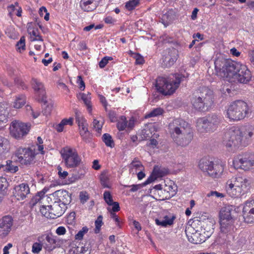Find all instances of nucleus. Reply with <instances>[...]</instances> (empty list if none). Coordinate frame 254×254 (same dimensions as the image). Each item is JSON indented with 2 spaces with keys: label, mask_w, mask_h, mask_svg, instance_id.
I'll return each mask as SVG.
<instances>
[{
  "label": "nucleus",
  "mask_w": 254,
  "mask_h": 254,
  "mask_svg": "<svg viewBox=\"0 0 254 254\" xmlns=\"http://www.w3.org/2000/svg\"><path fill=\"white\" fill-rule=\"evenodd\" d=\"M214 64L217 74L229 82L247 83L251 79V72L245 65L226 59L221 54L216 55Z\"/></svg>",
  "instance_id": "1"
},
{
  "label": "nucleus",
  "mask_w": 254,
  "mask_h": 254,
  "mask_svg": "<svg viewBox=\"0 0 254 254\" xmlns=\"http://www.w3.org/2000/svg\"><path fill=\"white\" fill-rule=\"evenodd\" d=\"M253 127L245 126L239 128L233 127L227 130L223 138V144L228 148L233 149L240 146H246L253 135Z\"/></svg>",
  "instance_id": "2"
},
{
  "label": "nucleus",
  "mask_w": 254,
  "mask_h": 254,
  "mask_svg": "<svg viewBox=\"0 0 254 254\" xmlns=\"http://www.w3.org/2000/svg\"><path fill=\"white\" fill-rule=\"evenodd\" d=\"M191 103L196 111L206 112L209 111L214 103L212 90L207 87H200L192 95Z\"/></svg>",
  "instance_id": "3"
},
{
  "label": "nucleus",
  "mask_w": 254,
  "mask_h": 254,
  "mask_svg": "<svg viewBox=\"0 0 254 254\" xmlns=\"http://www.w3.org/2000/svg\"><path fill=\"white\" fill-rule=\"evenodd\" d=\"M184 77V75L178 73L169 76H159L156 79L155 87L163 95H170L179 87Z\"/></svg>",
  "instance_id": "4"
},
{
  "label": "nucleus",
  "mask_w": 254,
  "mask_h": 254,
  "mask_svg": "<svg viewBox=\"0 0 254 254\" xmlns=\"http://www.w3.org/2000/svg\"><path fill=\"white\" fill-rule=\"evenodd\" d=\"M251 112L247 102L238 100L232 102L227 110V117L233 121H239L248 116Z\"/></svg>",
  "instance_id": "5"
},
{
  "label": "nucleus",
  "mask_w": 254,
  "mask_h": 254,
  "mask_svg": "<svg viewBox=\"0 0 254 254\" xmlns=\"http://www.w3.org/2000/svg\"><path fill=\"white\" fill-rule=\"evenodd\" d=\"M221 121L222 118L220 115L216 113H210L197 119L196 127L201 132H212L216 130Z\"/></svg>",
  "instance_id": "6"
},
{
  "label": "nucleus",
  "mask_w": 254,
  "mask_h": 254,
  "mask_svg": "<svg viewBox=\"0 0 254 254\" xmlns=\"http://www.w3.org/2000/svg\"><path fill=\"white\" fill-rule=\"evenodd\" d=\"M198 167L204 173L213 178H219L224 170L222 164H214L207 158H203L200 160Z\"/></svg>",
  "instance_id": "7"
},
{
  "label": "nucleus",
  "mask_w": 254,
  "mask_h": 254,
  "mask_svg": "<svg viewBox=\"0 0 254 254\" xmlns=\"http://www.w3.org/2000/svg\"><path fill=\"white\" fill-rule=\"evenodd\" d=\"M172 138L179 146L186 147L191 141L193 138V132L191 128L178 129L169 131Z\"/></svg>",
  "instance_id": "8"
},
{
  "label": "nucleus",
  "mask_w": 254,
  "mask_h": 254,
  "mask_svg": "<svg viewBox=\"0 0 254 254\" xmlns=\"http://www.w3.org/2000/svg\"><path fill=\"white\" fill-rule=\"evenodd\" d=\"M172 138L179 146L186 147L191 141L193 138V132L191 128L178 129L169 131Z\"/></svg>",
  "instance_id": "9"
},
{
  "label": "nucleus",
  "mask_w": 254,
  "mask_h": 254,
  "mask_svg": "<svg viewBox=\"0 0 254 254\" xmlns=\"http://www.w3.org/2000/svg\"><path fill=\"white\" fill-rule=\"evenodd\" d=\"M62 157L65 165L68 168H73L78 166L81 159L77 152L68 146L63 148L61 151Z\"/></svg>",
  "instance_id": "10"
},
{
  "label": "nucleus",
  "mask_w": 254,
  "mask_h": 254,
  "mask_svg": "<svg viewBox=\"0 0 254 254\" xmlns=\"http://www.w3.org/2000/svg\"><path fill=\"white\" fill-rule=\"evenodd\" d=\"M15 155L21 165L29 166L36 162L35 150L31 148L19 147L16 151Z\"/></svg>",
  "instance_id": "11"
},
{
  "label": "nucleus",
  "mask_w": 254,
  "mask_h": 254,
  "mask_svg": "<svg viewBox=\"0 0 254 254\" xmlns=\"http://www.w3.org/2000/svg\"><path fill=\"white\" fill-rule=\"evenodd\" d=\"M214 220L212 218H205L202 216L199 218H195L192 223V226L199 229L201 233L205 232L206 236L210 237L213 232Z\"/></svg>",
  "instance_id": "12"
},
{
  "label": "nucleus",
  "mask_w": 254,
  "mask_h": 254,
  "mask_svg": "<svg viewBox=\"0 0 254 254\" xmlns=\"http://www.w3.org/2000/svg\"><path fill=\"white\" fill-rule=\"evenodd\" d=\"M233 165L236 169H252L254 167V155L249 153L240 154L233 160Z\"/></svg>",
  "instance_id": "13"
},
{
  "label": "nucleus",
  "mask_w": 254,
  "mask_h": 254,
  "mask_svg": "<svg viewBox=\"0 0 254 254\" xmlns=\"http://www.w3.org/2000/svg\"><path fill=\"white\" fill-rule=\"evenodd\" d=\"M30 127V125L29 124L14 121L11 123L10 126V133L15 138H21L28 133Z\"/></svg>",
  "instance_id": "14"
},
{
  "label": "nucleus",
  "mask_w": 254,
  "mask_h": 254,
  "mask_svg": "<svg viewBox=\"0 0 254 254\" xmlns=\"http://www.w3.org/2000/svg\"><path fill=\"white\" fill-rule=\"evenodd\" d=\"M51 201H56L59 203H63L66 205L71 202V194L64 190H56L50 194L49 197Z\"/></svg>",
  "instance_id": "15"
},
{
  "label": "nucleus",
  "mask_w": 254,
  "mask_h": 254,
  "mask_svg": "<svg viewBox=\"0 0 254 254\" xmlns=\"http://www.w3.org/2000/svg\"><path fill=\"white\" fill-rule=\"evenodd\" d=\"M31 84L36 95L37 96L38 100L39 102L46 103V91L43 83L35 78H32Z\"/></svg>",
  "instance_id": "16"
},
{
  "label": "nucleus",
  "mask_w": 254,
  "mask_h": 254,
  "mask_svg": "<svg viewBox=\"0 0 254 254\" xmlns=\"http://www.w3.org/2000/svg\"><path fill=\"white\" fill-rule=\"evenodd\" d=\"M242 213L246 223H254V200H248L245 202Z\"/></svg>",
  "instance_id": "17"
},
{
  "label": "nucleus",
  "mask_w": 254,
  "mask_h": 254,
  "mask_svg": "<svg viewBox=\"0 0 254 254\" xmlns=\"http://www.w3.org/2000/svg\"><path fill=\"white\" fill-rule=\"evenodd\" d=\"M13 219L11 216L6 215L0 219V238L6 237L11 230Z\"/></svg>",
  "instance_id": "18"
},
{
  "label": "nucleus",
  "mask_w": 254,
  "mask_h": 254,
  "mask_svg": "<svg viewBox=\"0 0 254 254\" xmlns=\"http://www.w3.org/2000/svg\"><path fill=\"white\" fill-rule=\"evenodd\" d=\"M30 194V188L26 183H22L15 186L13 195L18 200H22Z\"/></svg>",
  "instance_id": "19"
},
{
  "label": "nucleus",
  "mask_w": 254,
  "mask_h": 254,
  "mask_svg": "<svg viewBox=\"0 0 254 254\" xmlns=\"http://www.w3.org/2000/svg\"><path fill=\"white\" fill-rule=\"evenodd\" d=\"M178 58V51L175 48L168 49L164 56L162 65L165 67L173 65Z\"/></svg>",
  "instance_id": "20"
},
{
  "label": "nucleus",
  "mask_w": 254,
  "mask_h": 254,
  "mask_svg": "<svg viewBox=\"0 0 254 254\" xmlns=\"http://www.w3.org/2000/svg\"><path fill=\"white\" fill-rule=\"evenodd\" d=\"M38 241L43 243L44 248L51 251L57 247V241L52 235L44 234L38 237Z\"/></svg>",
  "instance_id": "21"
},
{
  "label": "nucleus",
  "mask_w": 254,
  "mask_h": 254,
  "mask_svg": "<svg viewBox=\"0 0 254 254\" xmlns=\"http://www.w3.org/2000/svg\"><path fill=\"white\" fill-rule=\"evenodd\" d=\"M51 202L52 204L48 205V208L51 210L50 218L55 219L62 216L66 210V205L56 201Z\"/></svg>",
  "instance_id": "22"
},
{
  "label": "nucleus",
  "mask_w": 254,
  "mask_h": 254,
  "mask_svg": "<svg viewBox=\"0 0 254 254\" xmlns=\"http://www.w3.org/2000/svg\"><path fill=\"white\" fill-rule=\"evenodd\" d=\"M189 241L193 244H198L204 242L209 237L206 235L200 232V230L197 229L194 232H190L187 234Z\"/></svg>",
  "instance_id": "23"
},
{
  "label": "nucleus",
  "mask_w": 254,
  "mask_h": 254,
  "mask_svg": "<svg viewBox=\"0 0 254 254\" xmlns=\"http://www.w3.org/2000/svg\"><path fill=\"white\" fill-rule=\"evenodd\" d=\"M191 128L190 126L187 122L181 119L174 120L169 125V131Z\"/></svg>",
  "instance_id": "24"
},
{
  "label": "nucleus",
  "mask_w": 254,
  "mask_h": 254,
  "mask_svg": "<svg viewBox=\"0 0 254 254\" xmlns=\"http://www.w3.org/2000/svg\"><path fill=\"white\" fill-rule=\"evenodd\" d=\"M235 179H236V187L238 188L239 195L241 193V189L244 191H247L250 188L252 183V180L250 178L238 177Z\"/></svg>",
  "instance_id": "25"
},
{
  "label": "nucleus",
  "mask_w": 254,
  "mask_h": 254,
  "mask_svg": "<svg viewBox=\"0 0 254 254\" xmlns=\"http://www.w3.org/2000/svg\"><path fill=\"white\" fill-rule=\"evenodd\" d=\"M234 213H235V210L232 206L228 205L223 207L219 213L220 221H227L230 219L235 220Z\"/></svg>",
  "instance_id": "26"
},
{
  "label": "nucleus",
  "mask_w": 254,
  "mask_h": 254,
  "mask_svg": "<svg viewBox=\"0 0 254 254\" xmlns=\"http://www.w3.org/2000/svg\"><path fill=\"white\" fill-rule=\"evenodd\" d=\"M235 220H231V219L228 221H220V231L222 234H223V237H225L224 235L234 232Z\"/></svg>",
  "instance_id": "27"
},
{
  "label": "nucleus",
  "mask_w": 254,
  "mask_h": 254,
  "mask_svg": "<svg viewBox=\"0 0 254 254\" xmlns=\"http://www.w3.org/2000/svg\"><path fill=\"white\" fill-rule=\"evenodd\" d=\"M1 159L0 158V171H7L11 173H15L18 170V167L15 165V163L11 160H8L5 164L1 163Z\"/></svg>",
  "instance_id": "28"
},
{
  "label": "nucleus",
  "mask_w": 254,
  "mask_h": 254,
  "mask_svg": "<svg viewBox=\"0 0 254 254\" xmlns=\"http://www.w3.org/2000/svg\"><path fill=\"white\" fill-rule=\"evenodd\" d=\"M80 6L84 11H92L95 9L98 6L95 2L89 0H81Z\"/></svg>",
  "instance_id": "29"
},
{
  "label": "nucleus",
  "mask_w": 254,
  "mask_h": 254,
  "mask_svg": "<svg viewBox=\"0 0 254 254\" xmlns=\"http://www.w3.org/2000/svg\"><path fill=\"white\" fill-rule=\"evenodd\" d=\"M227 191L228 193L232 197H237L239 196L238 188L236 187V179L234 183H232V181H228L226 186Z\"/></svg>",
  "instance_id": "30"
},
{
  "label": "nucleus",
  "mask_w": 254,
  "mask_h": 254,
  "mask_svg": "<svg viewBox=\"0 0 254 254\" xmlns=\"http://www.w3.org/2000/svg\"><path fill=\"white\" fill-rule=\"evenodd\" d=\"M7 104L5 102L0 103V124L7 121L8 114Z\"/></svg>",
  "instance_id": "31"
},
{
  "label": "nucleus",
  "mask_w": 254,
  "mask_h": 254,
  "mask_svg": "<svg viewBox=\"0 0 254 254\" xmlns=\"http://www.w3.org/2000/svg\"><path fill=\"white\" fill-rule=\"evenodd\" d=\"M175 217L172 216V217H169L166 215L164 217V219L160 220L158 219L155 220L156 223L158 225H161L162 226L166 227L168 225H171L173 223V221Z\"/></svg>",
  "instance_id": "32"
},
{
  "label": "nucleus",
  "mask_w": 254,
  "mask_h": 254,
  "mask_svg": "<svg viewBox=\"0 0 254 254\" xmlns=\"http://www.w3.org/2000/svg\"><path fill=\"white\" fill-rule=\"evenodd\" d=\"M80 97L82 100L83 101L85 105L86 106L87 110L89 112L92 110V106L91 105V96L90 93L88 92L87 94L80 93L78 98Z\"/></svg>",
  "instance_id": "33"
},
{
  "label": "nucleus",
  "mask_w": 254,
  "mask_h": 254,
  "mask_svg": "<svg viewBox=\"0 0 254 254\" xmlns=\"http://www.w3.org/2000/svg\"><path fill=\"white\" fill-rule=\"evenodd\" d=\"M75 115L76 123L78 125L79 130L88 129L86 120L82 117L80 116L77 113H76Z\"/></svg>",
  "instance_id": "34"
},
{
  "label": "nucleus",
  "mask_w": 254,
  "mask_h": 254,
  "mask_svg": "<svg viewBox=\"0 0 254 254\" xmlns=\"http://www.w3.org/2000/svg\"><path fill=\"white\" fill-rule=\"evenodd\" d=\"M26 103L25 96L23 95H19L16 97L13 102L12 107L15 109L21 108Z\"/></svg>",
  "instance_id": "35"
},
{
  "label": "nucleus",
  "mask_w": 254,
  "mask_h": 254,
  "mask_svg": "<svg viewBox=\"0 0 254 254\" xmlns=\"http://www.w3.org/2000/svg\"><path fill=\"white\" fill-rule=\"evenodd\" d=\"M153 171L154 172V174H155L157 178L165 176L169 173V170L168 169L163 167H159L157 166H155L154 167Z\"/></svg>",
  "instance_id": "36"
},
{
  "label": "nucleus",
  "mask_w": 254,
  "mask_h": 254,
  "mask_svg": "<svg viewBox=\"0 0 254 254\" xmlns=\"http://www.w3.org/2000/svg\"><path fill=\"white\" fill-rule=\"evenodd\" d=\"M246 242L245 238L242 236L237 237L234 242L231 244V246L234 249H239Z\"/></svg>",
  "instance_id": "37"
},
{
  "label": "nucleus",
  "mask_w": 254,
  "mask_h": 254,
  "mask_svg": "<svg viewBox=\"0 0 254 254\" xmlns=\"http://www.w3.org/2000/svg\"><path fill=\"white\" fill-rule=\"evenodd\" d=\"M102 140L107 146L110 147L111 148L114 147L115 144L114 141L111 135H110L109 134H104L102 136Z\"/></svg>",
  "instance_id": "38"
},
{
  "label": "nucleus",
  "mask_w": 254,
  "mask_h": 254,
  "mask_svg": "<svg viewBox=\"0 0 254 254\" xmlns=\"http://www.w3.org/2000/svg\"><path fill=\"white\" fill-rule=\"evenodd\" d=\"M46 102V103L43 102L45 106L44 107L43 113L44 115L47 116L51 113L54 107V103L52 101L48 102L47 100Z\"/></svg>",
  "instance_id": "39"
},
{
  "label": "nucleus",
  "mask_w": 254,
  "mask_h": 254,
  "mask_svg": "<svg viewBox=\"0 0 254 254\" xmlns=\"http://www.w3.org/2000/svg\"><path fill=\"white\" fill-rule=\"evenodd\" d=\"M8 141L6 139L0 137V158L1 156L6 152Z\"/></svg>",
  "instance_id": "40"
},
{
  "label": "nucleus",
  "mask_w": 254,
  "mask_h": 254,
  "mask_svg": "<svg viewBox=\"0 0 254 254\" xmlns=\"http://www.w3.org/2000/svg\"><path fill=\"white\" fill-rule=\"evenodd\" d=\"M100 180L101 184L104 188H110V186L108 184L109 177L106 172H103L101 174L100 176Z\"/></svg>",
  "instance_id": "41"
},
{
  "label": "nucleus",
  "mask_w": 254,
  "mask_h": 254,
  "mask_svg": "<svg viewBox=\"0 0 254 254\" xmlns=\"http://www.w3.org/2000/svg\"><path fill=\"white\" fill-rule=\"evenodd\" d=\"M30 35L31 36L32 35L35 37H32L31 36L30 41L31 42L37 41H40L41 43H42V42L43 41V39L42 38V37L39 34L37 29H33L31 32V34H30Z\"/></svg>",
  "instance_id": "42"
},
{
  "label": "nucleus",
  "mask_w": 254,
  "mask_h": 254,
  "mask_svg": "<svg viewBox=\"0 0 254 254\" xmlns=\"http://www.w3.org/2000/svg\"><path fill=\"white\" fill-rule=\"evenodd\" d=\"M140 136L141 139H147L152 136V132L150 129L148 127H147L141 130L140 132Z\"/></svg>",
  "instance_id": "43"
},
{
  "label": "nucleus",
  "mask_w": 254,
  "mask_h": 254,
  "mask_svg": "<svg viewBox=\"0 0 254 254\" xmlns=\"http://www.w3.org/2000/svg\"><path fill=\"white\" fill-rule=\"evenodd\" d=\"M163 110L160 108H157L153 110L149 114L145 115V118H148L152 117H156L157 116L161 115Z\"/></svg>",
  "instance_id": "44"
},
{
  "label": "nucleus",
  "mask_w": 254,
  "mask_h": 254,
  "mask_svg": "<svg viewBox=\"0 0 254 254\" xmlns=\"http://www.w3.org/2000/svg\"><path fill=\"white\" fill-rule=\"evenodd\" d=\"M44 247V244L43 243L40 242L34 243L32 245V251L33 253L38 254Z\"/></svg>",
  "instance_id": "45"
},
{
  "label": "nucleus",
  "mask_w": 254,
  "mask_h": 254,
  "mask_svg": "<svg viewBox=\"0 0 254 254\" xmlns=\"http://www.w3.org/2000/svg\"><path fill=\"white\" fill-rule=\"evenodd\" d=\"M103 217L101 215H99L97 220L95 222V228L94 230L95 233L98 234L100 232L101 227L103 224L102 222Z\"/></svg>",
  "instance_id": "46"
},
{
  "label": "nucleus",
  "mask_w": 254,
  "mask_h": 254,
  "mask_svg": "<svg viewBox=\"0 0 254 254\" xmlns=\"http://www.w3.org/2000/svg\"><path fill=\"white\" fill-rule=\"evenodd\" d=\"M88 228L86 226L83 227L75 236V239L78 240H82L84 234L88 232Z\"/></svg>",
  "instance_id": "47"
},
{
  "label": "nucleus",
  "mask_w": 254,
  "mask_h": 254,
  "mask_svg": "<svg viewBox=\"0 0 254 254\" xmlns=\"http://www.w3.org/2000/svg\"><path fill=\"white\" fill-rule=\"evenodd\" d=\"M225 237L226 238L224 239H225L226 243L227 245L231 246V244L234 242L236 237L233 235V233L227 234L225 235Z\"/></svg>",
  "instance_id": "48"
},
{
  "label": "nucleus",
  "mask_w": 254,
  "mask_h": 254,
  "mask_svg": "<svg viewBox=\"0 0 254 254\" xmlns=\"http://www.w3.org/2000/svg\"><path fill=\"white\" fill-rule=\"evenodd\" d=\"M121 122H118L117 127L119 130H124L127 127V121L124 116L121 117Z\"/></svg>",
  "instance_id": "49"
},
{
  "label": "nucleus",
  "mask_w": 254,
  "mask_h": 254,
  "mask_svg": "<svg viewBox=\"0 0 254 254\" xmlns=\"http://www.w3.org/2000/svg\"><path fill=\"white\" fill-rule=\"evenodd\" d=\"M40 212L45 217L50 218L51 210L48 206L43 205L40 208Z\"/></svg>",
  "instance_id": "50"
},
{
  "label": "nucleus",
  "mask_w": 254,
  "mask_h": 254,
  "mask_svg": "<svg viewBox=\"0 0 254 254\" xmlns=\"http://www.w3.org/2000/svg\"><path fill=\"white\" fill-rule=\"evenodd\" d=\"M139 0H131L127 2L126 4V8L129 10H131L139 3Z\"/></svg>",
  "instance_id": "51"
},
{
  "label": "nucleus",
  "mask_w": 254,
  "mask_h": 254,
  "mask_svg": "<svg viewBox=\"0 0 254 254\" xmlns=\"http://www.w3.org/2000/svg\"><path fill=\"white\" fill-rule=\"evenodd\" d=\"M104 199L105 202L110 206L111 205V203H113V200L112 196L111 193L109 191H105L104 193Z\"/></svg>",
  "instance_id": "52"
},
{
  "label": "nucleus",
  "mask_w": 254,
  "mask_h": 254,
  "mask_svg": "<svg viewBox=\"0 0 254 254\" xmlns=\"http://www.w3.org/2000/svg\"><path fill=\"white\" fill-rule=\"evenodd\" d=\"M133 57L135 59V64H142L144 63L143 57L138 53H133Z\"/></svg>",
  "instance_id": "53"
},
{
  "label": "nucleus",
  "mask_w": 254,
  "mask_h": 254,
  "mask_svg": "<svg viewBox=\"0 0 254 254\" xmlns=\"http://www.w3.org/2000/svg\"><path fill=\"white\" fill-rule=\"evenodd\" d=\"M8 186L6 179L3 177H0V192L5 190Z\"/></svg>",
  "instance_id": "54"
},
{
  "label": "nucleus",
  "mask_w": 254,
  "mask_h": 254,
  "mask_svg": "<svg viewBox=\"0 0 254 254\" xmlns=\"http://www.w3.org/2000/svg\"><path fill=\"white\" fill-rule=\"evenodd\" d=\"M113 59L111 57H104L101 61L99 62V65L100 68L104 67L106 64H108L109 61H111Z\"/></svg>",
  "instance_id": "55"
},
{
  "label": "nucleus",
  "mask_w": 254,
  "mask_h": 254,
  "mask_svg": "<svg viewBox=\"0 0 254 254\" xmlns=\"http://www.w3.org/2000/svg\"><path fill=\"white\" fill-rule=\"evenodd\" d=\"M93 127L96 131L99 132L101 130L102 127V124L100 123L99 121L96 119H94L93 122Z\"/></svg>",
  "instance_id": "56"
},
{
  "label": "nucleus",
  "mask_w": 254,
  "mask_h": 254,
  "mask_svg": "<svg viewBox=\"0 0 254 254\" xmlns=\"http://www.w3.org/2000/svg\"><path fill=\"white\" fill-rule=\"evenodd\" d=\"M157 178V177L156 176L155 174H154V172L153 171L151 175L148 178L146 181L142 184V186H146L154 181Z\"/></svg>",
  "instance_id": "57"
},
{
  "label": "nucleus",
  "mask_w": 254,
  "mask_h": 254,
  "mask_svg": "<svg viewBox=\"0 0 254 254\" xmlns=\"http://www.w3.org/2000/svg\"><path fill=\"white\" fill-rule=\"evenodd\" d=\"M79 197L80 201L82 203H84L89 198L87 192L86 191L80 192Z\"/></svg>",
  "instance_id": "58"
},
{
  "label": "nucleus",
  "mask_w": 254,
  "mask_h": 254,
  "mask_svg": "<svg viewBox=\"0 0 254 254\" xmlns=\"http://www.w3.org/2000/svg\"><path fill=\"white\" fill-rule=\"evenodd\" d=\"M16 46L19 50H24L25 47V38L24 36L21 37L20 40L17 42Z\"/></svg>",
  "instance_id": "59"
},
{
  "label": "nucleus",
  "mask_w": 254,
  "mask_h": 254,
  "mask_svg": "<svg viewBox=\"0 0 254 254\" xmlns=\"http://www.w3.org/2000/svg\"><path fill=\"white\" fill-rule=\"evenodd\" d=\"M111 205L113 206L112 209L111 210L109 208H108V210L110 212H118L120 210L119 203L118 202H113L111 203Z\"/></svg>",
  "instance_id": "60"
},
{
  "label": "nucleus",
  "mask_w": 254,
  "mask_h": 254,
  "mask_svg": "<svg viewBox=\"0 0 254 254\" xmlns=\"http://www.w3.org/2000/svg\"><path fill=\"white\" fill-rule=\"evenodd\" d=\"M143 186L142 185H125L126 188H131L130 190V192H135L138 190L141 187Z\"/></svg>",
  "instance_id": "61"
},
{
  "label": "nucleus",
  "mask_w": 254,
  "mask_h": 254,
  "mask_svg": "<svg viewBox=\"0 0 254 254\" xmlns=\"http://www.w3.org/2000/svg\"><path fill=\"white\" fill-rule=\"evenodd\" d=\"M207 196H208V197L215 196L216 197H224V195L223 193H220L216 191H211L207 194Z\"/></svg>",
  "instance_id": "62"
},
{
  "label": "nucleus",
  "mask_w": 254,
  "mask_h": 254,
  "mask_svg": "<svg viewBox=\"0 0 254 254\" xmlns=\"http://www.w3.org/2000/svg\"><path fill=\"white\" fill-rule=\"evenodd\" d=\"M77 83L79 84V88L81 90H84L85 87V83L83 80L81 76L79 75L77 76Z\"/></svg>",
  "instance_id": "63"
},
{
  "label": "nucleus",
  "mask_w": 254,
  "mask_h": 254,
  "mask_svg": "<svg viewBox=\"0 0 254 254\" xmlns=\"http://www.w3.org/2000/svg\"><path fill=\"white\" fill-rule=\"evenodd\" d=\"M80 135L82 137L84 140H87L88 138L90 133L88 129L85 130H79Z\"/></svg>",
  "instance_id": "64"
}]
</instances>
